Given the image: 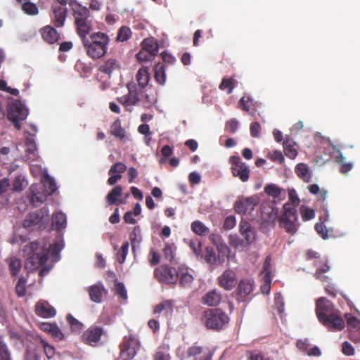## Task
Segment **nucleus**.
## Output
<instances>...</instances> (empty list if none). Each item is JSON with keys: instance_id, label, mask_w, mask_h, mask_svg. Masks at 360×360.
I'll return each mask as SVG.
<instances>
[{"instance_id": "obj_1", "label": "nucleus", "mask_w": 360, "mask_h": 360, "mask_svg": "<svg viewBox=\"0 0 360 360\" xmlns=\"http://www.w3.org/2000/svg\"><path fill=\"white\" fill-rule=\"evenodd\" d=\"M77 32L82 39L89 57L92 59L102 58L108 51V36L101 32L91 33L89 24H77Z\"/></svg>"}, {"instance_id": "obj_2", "label": "nucleus", "mask_w": 360, "mask_h": 360, "mask_svg": "<svg viewBox=\"0 0 360 360\" xmlns=\"http://www.w3.org/2000/svg\"><path fill=\"white\" fill-rule=\"evenodd\" d=\"M289 200L291 202H286L283 206V214L278 217V210L274 207H269L270 210L269 221L274 222L278 219L279 226L285 229V231L291 234H295L297 231V213L296 206L300 202L297 194L295 189H291L288 192Z\"/></svg>"}, {"instance_id": "obj_3", "label": "nucleus", "mask_w": 360, "mask_h": 360, "mask_svg": "<svg viewBox=\"0 0 360 360\" xmlns=\"http://www.w3.org/2000/svg\"><path fill=\"white\" fill-rule=\"evenodd\" d=\"M60 250L61 247L58 243L51 245L48 250L38 241L31 242L25 245L22 249L24 256L27 257L25 268L30 271L36 270L47 262L49 251L51 255L56 256Z\"/></svg>"}, {"instance_id": "obj_4", "label": "nucleus", "mask_w": 360, "mask_h": 360, "mask_svg": "<svg viewBox=\"0 0 360 360\" xmlns=\"http://www.w3.org/2000/svg\"><path fill=\"white\" fill-rule=\"evenodd\" d=\"M333 304L326 297H320L316 302V314L319 321L329 330L337 331L345 328L344 319L334 312Z\"/></svg>"}, {"instance_id": "obj_5", "label": "nucleus", "mask_w": 360, "mask_h": 360, "mask_svg": "<svg viewBox=\"0 0 360 360\" xmlns=\"http://www.w3.org/2000/svg\"><path fill=\"white\" fill-rule=\"evenodd\" d=\"M56 190L54 179L45 175L42 179V184H34L30 186V202L34 207L39 206L46 200L47 196L52 195Z\"/></svg>"}, {"instance_id": "obj_6", "label": "nucleus", "mask_w": 360, "mask_h": 360, "mask_svg": "<svg viewBox=\"0 0 360 360\" xmlns=\"http://www.w3.org/2000/svg\"><path fill=\"white\" fill-rule=\"evenodd\" d=\"M201 321L207 329L219 331L228 326L230 318L219 308L207 309L202 314Z\"/></svg>"}, {"instance_id": "obj_7", "label": "nucleus", "mask_w": 360, "mask_h": 360, "mask_svg": "<svg viewBox=\"0 0 360 360\" xmlns=\"http://www.w3.org/2000/svg\"><path fill=\"white\" fill-rule=\"evenodd\" d=\"M49 210L47 206L28 214L23 220L22 226L26 229L34 228L44 229L49 222Z\"/></svg>"}, {"instance_id": "obj_8", "label": "nucleus", "mask_w": 360, "mask_h": 360, "mask_svg": "<svg viewBox=\"0 0 360 360\" xmlns=\"http://www.w3.org/2000/svg\"><path fill=\"white\" fill-rule=\"evenodd\" d=\"M179 266H170L168 264H162L154 269V277L160 283L174 285L178 281Z\"/></svg>"}, {"instance_id": "obj_9", "label": "nucleus", "mask_w": 360, "mask_h": 360, "mask_svg": "<svg viewBox=\"0 0 360 360\" xmlns=\"http://www.w3.org/2000/svg\"><path fill=\"white\" fill-rule=\"evenodd\" d=\"M28 115V110L25 107V105L18 100H15L8 109L7 118L11 120L16 129H21L20 120L26 119Z\"/></svg>"}, {"instance_id": "obj_10", "label": "nucleus", "mask_w": 360, "mask_h": 360, "mask_svg": "<svg viewBox=\"0 0 360 360\" xmlns=\"http://www.w3.org/2000/svg\"><path fill=\"white\" fill-rule=\"evenodd\" d=\"M127 87L128 94L117 98V101L120 103L128 108L137 105L143 100V90L138 88L134 83L127 84Z\"/></svg>"}, {"instance_id": "obj_11", "label": "nucleus", "mask_w": 360, "mask_h": 360, "mask_svg": "<svg viewBox=\"0 0 360 360\" xmlns=\"http://www.w3.org/2000/svg\"><path fill=\"white\" fill-rule=\"evenodd\" d=\"M140 348V342L132 335L125 336L120 345V358L122 360H131L136 354Z\"/></svg>"}, {"instance_id": "obj_12", "label": "nucleus", "mask_w": 360, "mask_h": 360, "mask_svg": "<svg viewBox=\"0 0 360 360\" xmlns=\"http://www.w3.org/2000/svg\"><path fill=\"white\" fill-rule=\"evenodd\" d=\"M105 331L101 326H91L82 335L81 341L91 347H97Z\"/></svg>"}, {"instance_id": "obj_13", "label": "nucleus", "mask_w": 360, "mask_h": 360, "mask_svg": "<svg viewBox=\"0 0 360 360\" xmlns=\"http://www.w3.org/2000/svg\"><path fill=\"white\" fill-rule=\"evenodd\" d=\"M229 162L231 165V172L235 177H238L241 181L246 182L250 178V169L238 156H231Z\"/></svg>"}, {"instance_id": "obj_14", "label": "nucleus", "mask_w": 360, "mask_h": 360, "mask_svg": "<svg viewBox=\"0 0 360 360\" xmlns=\"http://www.w3.org/2000/svg\"><path fill=\"white\" fill-rule=\"evenodd\" d=\"M218 285L225 290H231L237 283L236 274L230 269L225 270L217 278Z\"/></svg>"}, {"instance_id": "obj_15", "label": "nucleus", "mask_w": 360, "mask_h": 360, "mask_svg": "<svg viewBox=\"0 0 360 360\" xmlns=\"http://www.w3.org/2000/svg\"><path fill=\"white\" fill-rule=\"evenodd\" d=\"M258 202L259 198L257 196L239 198L234 204V209L238 214H245L247 212L253 210Z\"/></svg>"}, {"instance_id": "obj_16", "label": "nucleus", "mask_w": 360, "mask_h": 360, "mask_svg": "<svg viewBox=\"0 0 360 360\" xmlns=\"http://www.w3.org/2000/svg\"><path fill=\"white\" fill-rule=\"evenodd\" d=\"M69 5L72 10L75 22H85L90 15L89 10L79 4L76 0H70Z\"/></svg>"}, {"instance_id": "obj_17", "label": "nucleus", "mask_w": 360, "mask_h": 360, "mask_svg": "<svg viewBox=\"0 0 360 360\" xmlns=\"http://www.w3.org/2000/svg\"><path fill=\"white\" fill-rule=\"evenodd\" d=\"M177 275V282L181 288H188L191 287L194 278L189 269L186 265L181 264L179 266Z\"/></svg>"}, {"instance_id": "obj_18", "label": "nucleus", "mask_w": 360, "mask_h": 360, "mask_svg": "<svg viewBox=\"0 0 360 360\" xmlns=\"http://www.w3.org/2000/svg\"><path fill=\"white\" fill-rule=\"evenodd\" d=\"M127 169V166L120 162L113 164L108 171L110 177L108 179V184L110 186L115 185L122 179V174Z\"/></svg>"}, {"instance_id": "obj_19", "label": "nucleus", "mask_w": 360, "mask_h": 360, "mask_svg": "<svg viewBox=\"0 0 360 360\" xmlns=\"http://www.w3.org/2000/svg\"><path fill=\"white\" fill-rule=\"evenodd\" d=\"M35 313L40 317L48 319L54 317L56 314V311L47 301L41 300L36 304Z\"/></svg>"}, {"instance_id": "obj_20", "label": "nucleus", "mask_w": 360, "mask_h": 360, "mask_svg": "<svg viewBox=\"0 0 360 360\" xmlns=\"http://www.w3.org/2000/svg\"><path fill=\"white\" fill-rule=\"evenodd\" d=\"M122 194V188L121 186H115L106 195V201L109 205H124L125 199H121Z\"/></svg>"}, {"instance_id": "obj_21", "label": "nucleus", "mask_w": 360, "mask_h": 360, "mask_svg": "<svg viewBox=\"0 0 360 360\" xmlns=\"http://www.w3.org/2000/svg\"><path fill=\"white\" fill-rule=\"evenodd\" d=\"M221 300V293L216 289L211 290L206 292L201 298V302L209 307H217Z\"/></svg>"}, {"instance_id": "obj_22", "label": "nucleus", "mask_w": 360, "mask_h": 360, "mask_svg": "<svg viewBox=\"0 0 360 360\" xmlns=\"http://www.w3.org/2000/svg\"><path fill=\"white\" fill-rule=\"evenodd\" d=\"M254 289V281L250 279H243L240 281L237 290L238 294L243 301L252 292Z\"/></svg>"}, {"instance_id": "obj_23", "label": "nucleus", "mask_w": 360, "mask_h": 360, "mask_svg": "<svg viewBox=\"0 0 360 360\" xmlns=\"http://www.w3.org/2000/svg\"><path fill=\"white\" fill-rule=\"evenodd\" d=\"M269 258L267 257L265 259V262L263 266L262 272L263 274V284L261 285V291L263 294H268L271 289V271L269 269L270 263Z\"/></svg>"}, {"instance_id": "obj_24", "label": "nucleus", "mask_w": 360, "mask_h": 360, "mask_svg": "<svg viewBox=\"0 0 360 360\" xmlns=\"http://www.w3.org/2000/svg\"><path fill=\"white\" fill-rule=\"evenodd\" d=\"M240 233L245 239L248 244L252 243L255 240V231L246 221L240 222Z\"/></svg>"}, {"instance_id": "obj_25", "label": "nucleus", "mask_w": 360, "mask_h": 360, "mask_svg": "<svg viewBox=\"0 0 360 360\" xmlns=\"http://www.w3.org/2000/svg\"><path fill=\"white\" fill-rule=\"evenodd\" d=\"M103 292H106V290L101 282L94 284L88 288V292L91 300L96 303L101 302L102 294Z\"/></svg>"}, {"instance_id": "obj_26", "label": "nucleus", "mask_w": 360, "mask_h": 360, "mask_svg": "<svg viewBox=\"0 0 360 360\" xmlns=\"http://www.w3.org/2000/svg\"><path fill=\"white\" fill-rule=\"evenodd\" d=\"M26 154L24 157L26 161L35 160L37 159L38 153L35 141L33 137H27L25 141Z\"/></svg>"}, {"instance_id": "obj_27", "label": "nucleus", "mask_w": 360, "mask_h": 360, "mask_svg": "<svg viewBox=\"0 0 360 360\" xmlns=\"http://www.w3.org/2000/svg\"><path fill=\"white\" fill-rule=\"evenodd\" d=\"M41 34L44 40L49 44H53L59 39L56 30L49 25L41 30Z\"/></svg>"}, {"instance_id": "obj_28", "label": "nucleus", "mask_w": 360, "mask_h": 360, "mask_svg": "<svg viewBox=\"0 0 360 360\" xmlns=\"http://www.w3.org/2000/svg\"><path fill=\"white\" fill-rule=\"evenodd\" d=\"M109 133L119 139L121 141L127 139V133L124 128L122 127L121 121L119 118L115 120L110 126Z\"/></svg>"}, {"instance_id": "obj_29", "label": "nucleus", "mask_w": 360, "mask_h": 360, "mask_svg": "<svg viewBox=\"0 0 360 360\" xmlns=\"http://www.w3.org/2000/svg\"><path fill=\"white\" fill-rule=\"evenodd\" d=\"M120 68L118 61L115 58H108L98 66V71L109 77L112 72Z\"/></svg>"}, {"instance_id": "obj_30", "label": "nucleus", "mask_w": 360, "mask_h": 360, "mask_svg": "<svg viewBox=\"0 0 360 360\" xmlns=\"http://www.w3.org/2000/svg\"><path fill=\"white\" fill-rule=\"evenodd\" d=\"M67 219L64 213L57 212L53 214L51 219V227L57 231L62 230L66 227Z\"/></svg>"}, {"instance_id": "obj_31", "label": "nucleus", "mask_w": 360, "mask_h": 360, "mask_svg": "<svg viewBox=\"0 0 360 360\" xmlns=\"http://www.w3.org/2000/svg\"><path fill=\"white\" fill-rule=\"evenodd\" d=\"M136 77L138 82V88L143 90V89L148 84L150 79L148 68L143 67L140 68L138 70Z\"/></svg>"}, {"instance_id": "obj_32", "label": "nucleus", "mask_w": 360, "mask_h": 360, "mask_svg": "<svg viewBox=\"0 0 360 360\" xmlns=\"http://www.w3.org/2000/svg\"><path fill=\"white\" fill-rule=\"evenodd\" d=\"M283 151L285 155L290 159H295L297 155V150L295 148L296 144L292 140L286 138L283 143Z\"/></svg>"}, {"instance_id": "obj_33", "label": "nucleus", "mask_w": 360, "mask_h": 360, "mask_svg": "<svg viewBox=\"0 0 360 360\" xmlns=\"http://www.w3.org/2000/svg\"><path fill=\"white\" fill-rule=\"evenodd\" d=\"M295 172L297 176L302 179L304 182H309L311 179V174L307 165L304 163H299L295 166Z\"/></svg>"}, {"instance_id": "obj_34", "label": "nucleus", "mask_w": 360, "mask_h": 360, "mask_svg": "<svg viewBox=\"0 0 360 360\" xmlns=\"http://www.w3.org/2000/svg\"><path fill=\"white\" fill-rule=\"evenodd\" d=\"M141 49L156 56L159 51V46L153 38H147L142 41Z\"/></svg>"}, {"instance_id": "obj_35", "label": "nucleus", "mask_w": 360, "mask_h": 360, "mask_svg": "<svg viewBox=\"0 0 360 360\" xmlns=\"http://www.w3.org/2000/svg\"><path fill=\"white\" fill-rule=\"evenodd\" d=\"M154 77L156 82L163 85L166 81L165 65L163 63H158L154 67Z\"/></svg>"}, {"instance_id": "obj_36", "label": "nucleus", "mask_w": 360, "mask_h": 360, "mask_svg": "<svg viewBox=\"0 0 360 360\" xmlns=\"http://www.w3.org/2000/svg\"><path fill=\"white\" fill-rule=\"evenodd\" d=\"M202 258L207 264L210 266H214L218 262V257L212 247L207 246L205 248V253L202 255Z\"/></svg>"}, {"instance_id": "obj_37", "label": "nucleus", "mask_w": 360, "mask_h": 360, "mask_svg": "<svg viewBox=\"0 0 360 360\" xmlns=\"http://www.w3.org/2000/svg\"><path fill=\"white\" fill-rule=\"evenodd\" d=\"M8 269L12 276H17L21 268L22 262L21 260L17 257H13L8 259Z\"/></svg>"}, {"instance_id": "obj_38", "label": "nucleus", "mask_w": 360, "mask_h": 360, "mask_svg": "<svg viewBox=\"0 0 360 360\" xmlns=\"http://www.w3.org/2000/svg\"><path fill=\"white\" fill-rule=\"evenodd\" d=\"M217 250L218 251V263L219 264H222L224 262V258H229L231 249L229 247L224 243L221 244H219L217 246Z\"/></svg>"}, {"instance_id": "obj_39", "label": "nucleus", "mask_w": 360, "mask_h": 360, "mask_svg": "<svg viewBox=\"0 0 360 360\" xmlns=\"http://www.w3.org/2000/svg\"><path fill=\"white\" fill-rule=\"evenodd\" d=\"M191 230L197 235L203 236L209 233V229L200 221L196 220L191 223Z\"/></svg>"}, {"instance_id": "obj_40", "label": "nucleus", "mask_w": 360, "mask_h": 360, "mask_svg": "<svg viewBox=\"0 0 360 360\" xmlns=\"http://www.w3.org/2000/svg\"><path fill=\"white\" fill-rule=\"evenodd\" d=\"M67 15V8L63 6H56L53 7V17L55 22H64Z\"/></svg>"}, {"instance_id": "obj_41", "label": "nucleus", "mask_w": 360, "mask_h": 360, "mask_svg": "<svg viewBox=\"0 0 360 360\" xmlns=\"http://www.w3.org/2000/svg\"><path fill=\"white\" fill-rule=\"evenodd\" d=\"M173 309V302L171 300H165L161 303L157 304L153 309L155 314H159L162 311L172 312Z\"/></svg>"}, {"instance_id": "obj_42", "label": "nucleus", "mask_w": 360, "mask_h": 360, "mask_svg": "<svg viewBox=\"0 0 360 360\" xmlns=\"http://www.w3.org/2000/svg\"><path fill=\"white\" fill-rule=\"evenodd\" d=\"M236 83V80L233 78H223L219 88L221 91H226L227 94H230L232 93Z\"/></svg>"}, {"instance_id": "obj_43", "label": "nucleus", "mask_w": 360, "mask_h": 360, "mask_svg": "<svg viewBox=\"0 0 360 360\" xmlns=\"http://www.w3.org/2000/svg\"><path fill=\"white\" fill-rule=\"evenodd\" d=\"M169 346L163 345L160 346L155 354L154 360H170L168 353Z\"/></svg>"}, {"instance_id": "obj_44", "label": "nucleus", "mask_w": 360, "mask_h": 360, "mask_svg": "<svg viewBox=\"0 0 360 360\" xmlns=\"http://www.w3.org/2000/svg\"><path fill=\"white\" fill-rule=\"evenodd\" d=\"M66 320L70 326L71 330L75 333H79L83 328V324L76 319L72 314H68Z\"/></svg>"}, {"instance_id": "obj_45", "label": "nucleus", "mask_w": 360, "mask_h": 360, "mask_svg": "<svg viewBox=\"0 0 360 360\" xmlns=\"http://www.w3.org/2000/svg\"><path fill=\"white\" fill-rule=\"evenodd\" d=\"M255 107L253 100L249 96H243L238 102V108L244 111H250L251 108Z\"/></svg>"}, {"instance_id": "obj_46", "label": "nucleus", "mask_w": 360, "mask_h": 360, "mask_svg": "<svg viewBox=\"0 0 360 360\" xmlns=\"http://www.w3.org/2000/svg\"><path fill=\"white\" fill-rule=\"evenodd\" d=\"M189 247L198 258L202 259V243L198 239H191L189 242Z\"/></svg>"}, {"instance_id": "obj_47", "label": "nucleus", "mask_w": 360, "mask_h": 360, "mask_svg": "<svg viewBox=\"0 0 360 360\" xmlns=\"http://www.w3.org/2000/svg\"><path fill=\"white\" fill-rule=\"evenodd\" d=\"M40 343L47 359H52L56 353V348L43 339H41Z\"/></svg>"}, {"instance_id": "obj_48", "label": "nucleus", "mask_w": 360, "mask_h": 360, "mask_svg": "<svg viewBox=\"0 0 360 360\" xmlns=\"http://www.w3.org/2000/svg\"><path fill=\"white\" fill-rule=\"evenodd\" d=\"M27 280L24 276H20L15 285V292L18 297H22L26 294Z\"/></svg>"}, {"instance_id": "obj_49", "label": "nucleus", "mask_w": 360, "mask_h": 360, "mask_svg": "<svg viewBox=\"0 0 360 360\" xmlns=\"http://www.w3.org/2000/svg\"><path fill=\"white\" fill-rule=\"evenodd\" d=\"M264 192L269 196L278 198L281 194V189L276 184H269L264 187Z\"/></svg>"}, {"instance_id": "obj_50", "label": "nucleus", "mask_w": 360, "mask_h": 360, "mask_svg": "<svg viewBox=\"0 0 360 360\" xmlns=\"http://www.w3.org/2000/svg\"><path fill=\"white\" fill-rule=\"evenodd\" d=\"M22 11L27 15H37L39 12L38 8L34 3L27 1L22 5Z\"/></svg>"}, {"instance_id": "obj_51", "label": "nucleus", "mask_w": 360, "mask_h": 360, "mask_svg": "<svg viewBox=\"0 0 360 360\" xmlns=\"http://www.w3.org/2000/svg\"><path fill=\"white\" fill-rule=\"evenodd\" d=\"M131 34V30L127 26H122L117 33V40L124 41L128 40Z\"/></svg>"}, {"instance_id": "obj_52", "label": "nucleus", "mask_w": 360, "mask_h": 360, "mask_svg": "<svg viewBox=\"0 0 360 360\" xmlns=\"http://www.w3.org/2000/svg\"><path fill=\"white\" fill-rule=\"evenodd\" d=\"M345 158L340 154V156L337 158V161L340 163H341L340 171L342 174H347L348 172H349L352 167L353 165L351 162H345Z\"/></svg>"}, {"instance_id": "obj_53", "label": "nucleus", "mask_w": 360, "mask_h": 360, "mask_svg": "<svg viewBox=\"0 0 360 360\" xmlns=\"http://www.w3.org/2000/svg\"><path fill=\"white\" fill-rule=\"evenodd\" d=\"M136 56L137 60L140 62L150 61L155 58V56L153 55V53H150V52L144 51L142 49H141V50L136 55Z\"/></svg>"}, {"instance_id": "obj_54", "label": "nucleus", "mask_w": 360, "mask_h": 360, "mask_svg": "<svg viewBox=\"0 0 360 360\" xmlns=\"http://www.w3.org/2000/svg\"><path fill=\"white\" fill-rule=\"evenodd\" d=\"M300 213L303 221H309L315 217V212L313 209L302 207Z\"/></svg>"}, {"instance_id": "obj_55", "label": "nucleus", "mask_w": 360, "mask_h": 360, "mask_svg": "<svg viewBox=\"0 0 360 360\" xmlns=\"http://www.w3.org/2000/svg\"><path fill=\"white\" fill-rule=\"evenodd\" d=\"M345 318L349 329H354L359 327L360 321L355 316H352L350 314H346Z\"/></svg>"}, {"instance_id": "obj_56", "label": "nucleus", "mask_w": 360, "mask_h": 360, "mask_svg": "<svg viewBox=\"0 0 360 360\" xmlns=\"http://www.w3.org/2000/svg\"><path fill=\"white\" fill-rule=\"evenodd\" d=\"M129 244L128 242H125L122 244L120 251L117 252V257H118V262L120 264H122L124 262L126 257L128 253Z\"/></svg>"}, {"instance_id": "obj_57", "label": "nucleus", "mask_w": 360, "mask_h": 360, "mask_svg": "<svg viewBox=\"0 0 360 360\" xmlns=\"http://www.w3.org/2000/svg\"><path fill=\"white\" fill-rule=\"evenodd\" d=\"M238 127V122L236 119H231L228 120L225 124V130L229 133H235Z\"/></svg>"}, {"instance_id": "obj_58", "label": "nucleus", "mask_w": 360, "mask_h": 360, "mask_svg": "<svg viewBox=\"0 0 360 360\" xmlns=\"http://www.w3.org/2000/svg\"><path fill=\"white\" fill-rule=\"evenodd\" d=\"M174 254L173 246L169 243H166L163 249V255L165 259L169 262H172L174 257Z\"/></svg>"}, {"instance_id": "obj_59", "label": "nucleus", "mask_w": 360, "mask_h": 360, "mask_svg": "<svg viewBox=\"0 0 360 360\" xmlns=\"http://www.w3.org/2000/svg\"><path fill=\"white\" fill-rule=\"evenodd\" d=\"M330 270V266L328 264H324L323 266L319 268L316 269L315 273V276L317 279L321 280L324 282L328 279L327 276L323 275L324 273Z\"/></svg>"}, {"instance_id": "obj_60", "label": "nucleus", "mask_w": 360, "mask_h": 360, "mask_svg": "<svg viewBox=\"0 0 360 360\" xmlns=\"http://www.w3.org/2000/svg\"><path fill=\"white\" fill-rule=\"evenodd\" d=\"M25 178L22 175H18L15 177L13 182V190L14 191H21L23 189V183Z\"/></svg>"}, {"instance_id": "obj_61", "label": "nucleus", "mask_w": 360, "mask_h": 360, "mask_svg": "<svg viewBox=\"0 0 360 360\" xmlns=\"http://www.w3.org/2000/svg\"><path fill=\"white\" fill-rule=\"evenodd\" d=\"M202 352V347L196 344L189 347L187 349L186 354L188 357L198 356Z\"/></svg>"}, {"instance_id": "obj_62", "label": "nucleus", "mask_w": 360, "mask_h": 360, "mask_svg": "<svg viewBox=\"0 0 360 360\" xmlns=\"http://www.w3.org/2000/svg\"><path fill=\"white\" fill-rule=\"evenodd\" d=\"M115 292L122 299L124 300L127 299V290L124 285L122 283L117 282V283H115Z\"/></svg>"}, {"instance_id": "obj_63", "label": "nucleus", "mask_w": 360, "mask_h": 360, "mask_svg": "<svg viewBox=\"0 0 360 360\" xmlns=\"http://www.w3.org/2000/svg\"><path fill=\"white\" fill-rule=\"evenodd\" d=\"M268 157L271 161L276 162L279 164H282L284 162V157L279 150L273 151L268 155Z\"/></svg>"}, {"instance_id": "obj_64", "label": "nucleus", "mask_w": 360, "mask_h": 360, "mask_svg": "<svg viewBox=\"0 0 360 360\" xmlns=\"http://www.w3.org/2000/svg\"><path fill=\"white\" fill-rule=\"evenodd\" d=\"M261 125L257 122H253L250 124V135L252 137L257 138L259 136L261 133Z\"/></svg>"}]
</instances>
